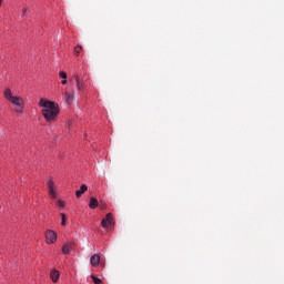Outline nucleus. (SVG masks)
<instances>
[{"label":"nucleus","mask_w":284,"mask_h":284,"mask_svg":"<svg viewBox=\"0 0 284 284\" xmlns=\"http://www.w3.org/2000/svg\"><path fill=\"white\" fill-rule=\"evenodd\" d=\"M81 50H83V47H81V45H78V47L74 48L75 57H79V54H81Z\"/></svg>","instance_id":"obj_14"},{"label":"nucleus","mask_w":284,"mask_h":284,"mask_svg":"<svg viewBox=\"0 0 284 284\" xmlns=\"http://www.w3.org/2000/svg\"><path fill=\"white\" fill-rule=\"evenodd\" d=\"M4 99L7 101H10L12 105L16 108V112H21L23 108H26V103L23 102V99L21 97H17L12 94V90L10 88L4 90Z\"/></svg>","instance_id":"obj_2"},{"label":"nucleus","mask_w":284,"mask_h":284,"mask_svg":"<svg viewBox=\"0 0 284 284\" xmlns=\"http://www.w3.org/2000/svg\"><path fill=\"white\" fill-rule=\"evenodd\" d=\"M91 278H92V281H93L94 284H101V283H103V281H101V278H99V277H97V276H94V275H91Z\"/></svg>","instance_id":"obj_15"},{"label":"nucleus","mask_w":284,"mask_h":284,"mask_svg":"<svg viewBox=\"0 0 284 284\" xmlns=\"http://www.w3.org/2000/svg\"><path fill=\"white\" fill-rule=\"evenodd\" d=\"M102 227H108V225H114V217L112 216V213H108L106 217L101 221Z\"/></svg>","instance_id":"obj_4"},{"label":"nucleus","mask_w":284,"mask_h":284,"mask_svg":"<svg viewBox=\"0 0 284 284\" xmlns=\"http://www.w3.org/2000/svg\"><path fill=\"white\" fill-rule=\"evenodd\" d=\"M89 207L90 210H97V207H99V200H97V197H91Z\"/></svg>","instance_id":"obj_10"},{"label":"nucleus","mask_w":284,"mask_h":284,"mask_svg":"<svg viewBox=\"0 0 284 284\" xmlns=\"http://www.w3.org/2000/svg\"><path fill=\"white\" fill-rule=\"evenodd\" d=\"M70 250H72V245L71 244H64L62 246V254H70Z\"/></svg>","instance_id":"obj_13"},{"label":"nucleus","mask_w":284,"mask_h":284,"mask_svg":"<svg viewBox=\"0 0 284 284\" xmlns=\"http://www.w3.org/2000/svg\"><path fill=\"white\" fill-rule=\"evenodd\" d=\"M50 276H51V281L53 283H58L59 282V276H60L59 271L52 270Z\"/></svg>","instance_id":"obj_11"},{"label":"nucleus","mask_w":284,"mask_h":284,"mask_svg":"<svg viewBox=\"0 0 284 284\" xmlns=\"http://www.w3.org/2000/svg\"><path fill=\"white\" fill-rule=\"evenodd\" d=\"M64 99L68 105H72L74 103V90L68 91V89L64 92Z\"/></svg>","instance_id":"obj_5"},{"label":"nucleus","mask_w":284,"mask_h":284,"mask_svg":"<svg viewBox=\"0 0 284 284\" xmlns=\"http://www.w3.org/2000/svg\"><path fill=\"white\" fill-rule=\"evenodd\" d=\"M2 2H3V0H0V6H1Z\"/></svg>","instance_id":"obj_20"},{"label":"nucleus","mask_w":284,"mask_h":284,"mask_svg":"<svg viewBox=\"0 0 284 284\" xmlns=\"http://www.w3.org/2000/svg\"><path fill=\"white\" fill-rule=\"evenodd\" d=\"M48 190H49V194L52 199H57V192H54V182H52V180H50L48 182Z\"/></svg>","instance_id":"obj_8"},{"label":"nucleus","mask_w":284,"mask_h":284,"mask_svg":"<svg viewBox=\"0 0 284 284\" xmlns=\"http://www.w3.org/2000/svg\"><path fill=\"white\" fill-rule=\"evenodd\" d=\"M105 207H108L105 204H101L100 206L101 210H105Z\"/></svg>","instance_id":"obj_19"},{"label":"nucleus","mask_w":284,"mask_h":284,"mask_svg":"<svg viewBox=\"0 0 284 284\" xmlns=\"http://www.w3.org/2000/svg\"><path fill=\"white\" fill-rule=\"evenodd\" d=\"M90 263L92 267H99V263H101V256H99V254L92 255L90 258Z\"/></svg>","instance_id":"obj_6"},{"label":"nucleus","mask_w":284,"mask_h":284,"mask_svg":"<svg viewBox=\"0 0 284 284\" xmlns=\"http://www.w3.org/2000/svg\"><path fill=\"white\" fill-rule=\"evenodd\" d=\"M60 216H61V225L64 226L65 225V221H67L65 213H61Z\"/></svg>","instance_id":"obj_16"},{"label":"nucleus","mask_w":284,"mask_h":284,"mask_svg":"<svg viewBox=\"0 0 284 284\" xmlns=\"http://www.w3.org/2000/svg\"><path fill=\"white\" fill-rule=\"evenodd\" d=\"M85 192H88V185L82 184V185L80 186V190H78V191L75 192L77 199H81V196H83V194H85Z\"/></svg>","instance_id":"obj_9"},{"label":"nucleus","mask_w":284,"mask_h":284,"mask_svg":"<svg viewBox=\"0 0 284 284\" xmlns=\"http://www.w3.org/2000/svg\"><path fill=\"white\" fill-rule=\"evenodd\" d=\"M39 105L42 108V115L48 123H53V121H57V116H59L60 112V108L57 102L41 98Z\"/></svg>","instance_id":"obj_1"},{"label":"nucleus","mask_w":284,"mask_h":284,"mask_svg":"<svg viewBox=\"0 0 284 284\" xmlns=\"http://www.w3.org/2000/svg\"><path fill=\"white\" fill-rule=\"evenodd\" d=\"M59 77L62 79L61 84L65 85L68 83V73L65 71H60Z\"/></svg>","instance_id":"obj_12"},{"label":"nucleus","mask_w":284,"mask_h":284,"mask_svg":"<svg viewBox=\"0 0 284 284\" xmlns=\"http://www.w3.org/2000/svg\"><path fill=\"white\" fill-rule=\"evenodd\" d=\"M44 236L48 244L57 243V237H58L57 232L52 230H48L45 231Z\"/></svg>","instance_id":"obj_3"},{"label":"nucleus","mask_w":284,"mask_h":284,"mask_svg":"<svg viewBox=\"0 0 284 284\" xmlns=\"http://www.w3.org/2000/svg\"><path fill=\"white\" fill-rule=\"evenodd\" d=\"M73 79L75 81L78 92H82V90H83V88H85V85L81 81V78L79 75H74Z\"/></svg>","instance_id":"obj_7"},{"label":"nucleus","mask_w":284,"mask_h":284,"mask_svg":"<svg viewBox=\"0 0 284 284\" xmlns=\"http://www.w3.org/2000/svg\"><path fill=\"white\" fill-rule=\"evenodd\" d=\"M58 205H59V207H63L64 206L63 201L59 200Z\"/></svg>","instance_id":"obj_18"},{"label":"nucleus","mask_w":284,"mask_h":284,"mask_svg":"<svg viewBox=\"0 0 284 284\" xmlns=\"http://www.w3.org/2000/svg\"><path fill=\"white\" fill-rule=\"evenodd\" d=\"M26 14H28V8L22 9V17H26Z\"/></svg>","instance_id":"obj_17"}]
</instances>
